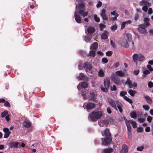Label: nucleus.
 Segmentation results:
<instances>
[{"mask_svg":"<svg viewBox=\"0 0 153 153\" xmlns=\"http://www.w3.org/2000/svg\"><path fill=\"white\" fill-rule=\"evenodd\" d=\"M102 115L101 111H93L89 116V118L91 121L95 122L97 121Z\"/></svg>","mask_w":153,"mask_h":153,"instance_id":"f257e3e1","label":"nucleus"},{"mask_svg":"<svg viewBox=\"0 0 153 153\" xmlns=\"http://www.w3.org/2000/svg\"><path fill=\"white\" fill-rule=\"evenodd\" d=\"M110 85V79L109 77H105L104 80V85L105 87H101V90L104 92H107L108 91Z\"/></svg>","mask_w":153,"mask_h":153,"instance_id":"f03ea898","label":"nucleus"},{"mask_svg":"<svg viewBox=\"0 0 153 153\" xmlns=\"http://www.w3.org/2000/svg\"><path fill=\"white\" fill-rule=\"evenodd\" d=\"M132 58L134 62H137L138 60L140 62L143 61L145 58L144 56L140 53L138 54L136 53L134 54L132 56Z\"/></svg>","mask_w":153,"mask_h":153,"instance_id":"7ed1b4c3","label":"nucleus"},{"mask_svg":"<svg viewBox=\"0 0 153 153\" xmlns=\"http://www.w3.org/2000/svg\"><path fill=\"white\" fill-rule=\"evenodd\" d=\"M112 140V139L110 137L102 138V145L104 146L110 144Z\"/></svg>","mask_w":153,"mask_h":153,"instance_id":"20e7f679","label":"nucleus"},{"mask_svg":"<svg viewBox=\"0 0 153 153\" xmlns=\"http://www.w3.org/2000/svg\"><path fill=\"white\" fill-rule=\"evenodd\" d=\"M138 30L141 33L145 34L147 33V30L145 27V25L140 24L138 26Z\"/></svg>","mask_w":153,"mask_h":153,"instance_id":"39448f33","label":"nucleus"},{"mask_svg":"<svg viewBox=\"0 0 153 153\" xmlns=\"http://www.w3.org/2000/svg\"><path fill=\"white\" fill-rule=\"evenodd\" d=\"M78 7L79 11H76L77 12V13H79V14L81 15H82V13L85 9V5L84 4L82 3L79 4Z\"/></svg>","mask_w":153,"mask_h":153,"instance_id":"423d86ee","label":"nucleus"},{"mask_svg":"<svg viewBox=\"0 0 153 153\" xmlns=\"http://www.w3.org/2000/svg\"><path fill=\"white\" fill-rule=\"evenodd\" d=\"M84 68L85 69V71L87 73L88 71H90L92 68V66L91 64L88 62H86L84 63L83 65Z\"/></svg>","mask_w":153,"mask_h":153,"instance_id":"0eeeda50","label":"nucleus"},{"mask_svg":"<svg viewBox=\"0 0 153 153\" xmlns=\"http://www.w3.org/2000/svg\"><path fill=\"white\" fill-rule=\"evenodd\" d=\"M80 14L77 11H75L74 13V17L76 22L78 23H80L81 22L82 20L81 16Z\"/></svg>","mask_w":153,"mask_h":153,"instance_id":"6e6552de","label":"nucleus"},{"mask_svg":"<svg viewBox=\"0 0 153 153\" xmlns=\"http://www.w3.org/2000/svg\"><path fill=\"white\" fill-rule=\"evenodd\" d=\"M96 105L94 103L90 102L87 103L86 106V108L88 110H90L95 108Z\"/></svg>","mask_w":153,"mask_h":153,"instance_id":"1a4fd4ad","label":"nucleus"},{"mask_svg":"<svg viewBox=\"0 0 153 153\" xmlns=\"http://www.w3.org/2000/svg\"><path fill=\"white\" fill-rule=\"evenodd\" d=\"M112 80L114 83L117 85H120L121 84V82L120 78L117 76H113Z\"/></svg>","mask_w":153,"mask_h":153,"instance_id":"9d476101","label":"nucleus"},{"mask_svg":"<svg viewBox=\"0 0 153 153\" xmlns=\"http://www.w3.org/2000/svg\"><path fill=\"white\" fill-rule=\"evenodd\" d=\"M3 131L5 133L4 135V138H8L11 133V132L9 131V129L8 128H3Z\"/></svg>","mask_w":153,"mask_h":153,"instance_id":"9b49d317","label":"nucleus"},{"mask_svg":"<svg viewBox=\"0 0 153 153\" xmlns=\"http://www.w3.org/2000/svg\"><path fill=\"white\" fill-rule=\"evenodd\" d=\"M128 151V146L126 144L123 145L122 149L121 150L120 153H127Z\"/></svg>","mask_w":153,"mask_h":153,"instance_id":"f8f14e48","label":"nucleus"},{"mask_svg":"<svg viewBox=\"0 0 153 153\" xmlns=\"http://www.w3.org/2000/svg\"><path fill=\"white\" fill-rule=\"evenodd\" d=\"M108 102L110 104L111 106L117 110L116 104L113 100L109 99L108 100Z\"/></svg>","mask_w":153,"mask_h":153,"instance_id":"ddd939ff","label":"nucleus"},{"mask_svg":"<svg viewBox=\"0 0 153 153\" xmlns=\"http://www.w3.org/2000/svg\"><path fill=\"white\" fill-rule=\"evenodd\" d=\"M89 93L90 97V100L93 101H95L96 97L95 94L93 91H90Z\"/></svg>","mask_w":153,"mask_h":153,"instance_id":"4468645a","label":"nucleus"},{"mask_svg":"<svg viewBox=\"0 0 153 153\" xmlns=\"http://www.w3.org/2000/svg\"><path fill=\"white\" fill-rule=\"evenodd\" d=\"M87 31L88 32V34L91 35L95 32V29L93 27H90L88 28Z\"/></svg>","mask_w":153,"mask_h":153,"instance_id":"2eb2a0df","label":"nucleus"},{"mask_svg":"<svg viewBox=\"0 0 153 153\" xmlns=\"http://www.w3.org/2000/svg\"><path fill=\"white\" fill-rule=\"evenodd\" d=\"M113 151V149L111 148H108L102 149V153H111Z\"/></svg>","mask_w":153,"mask_h":153,"instance_id":"dca6fc26","label":"nucleus"},{"mask_svg":"<svg viewBox=\"0 0 153 153\" xmlns=\"http://www.w3.org/2000/svg\"><path fill=\"white\" fill-rule=\"evenodd\" d=\"M144 4L149 6L151 5V3L148 2L147 0H142L139 2V4L140 6H143Z\"/></svg>","mask_w":153,"mask_h":153,"instance_id":"f3484780","label":"nucleus"},{"mask_svg":"<svg viewBox=\"0 0 153 153\" xmlns=\"http://www.w3.org/2000/svg\"><path fill=\"white\" fill-rule=\"evenodd\" d=\"M98 47V43L97 42H94L92 44L90 47V49L91 50H96Z\"/></svg>","mask_w":153,"mask_h":153,"instance_id":"a211bd4d","label":"nucleus"},{"mask_svg":"<svg viewBox=\"0 0 153 153\" xmlns=\"http://www.w3.org/2000/svg\"><path fill=\"white\" fill-rule=\"evenodd\" d=\"M121 45L125 48H128L129 46V43L125 39H123L121 43Z\"/></svg>","mask_w":153,"mask_h":153,"instance_id":"6ab92c4d","label":"nucleus"},{"mask_svg":"<svg viewBox=\"0 0 153 153\" xmlns=\"http://www.w3.org/2000/svg\"><path fill=\"white\" fill-rule=\"evenodd\" d=\"M116 75L120 77H123L125 76V74L124 72L122 71H116L115 72Z\"/></svg>","mask_w":153,"mask_h":153,"instance_id":"aec40b11","label":"nucleus"},{"mask_svg":"<svg viewBox=\"0 0 153 153\" xmlns=\"http://www.w3.org/2000/svg\"><path fill=\"white\" fill-rule=\"evenodd\" d=\"M92 39V36L91 34H87V36H85V41L87 42H90L91 40Z\"/></svg>","mask_w":153,"mask_h":153,"instance_id":"412c9836","label":"nucleus"},{"mask_svg":"<svg viewBox=\"0 0 153 153\" xmlns=\"http://www.w3.org/2000/svg\"><path fill=\"white\" fill-rule=\"evenodd\" d=\"M31 125V122L28 120H25L24 122L23 126L25 127L28 128Z\"/></svg>","mask_w":153,"mask_h":153,"instance_id":"4be33fe9","label":"nucleus"},{"mask_svg":"<svg viewBox=\"0 0 153 153\" xmlns=\"http://www.w3.org/2000/svg\"><path fill=\"white\" fill-rule=\"evenodd\" d=\"M144 98L146 99L147 103L149 104H151L152 103V99L150 98V97L147 95H144Z\"/></svg>","mask_w":153,"mask_h":153,"instance_id":"5701e85b","label":"nucleus"},{"mask_svg":"<svg viewBox=\"0 0 153 153\" xmlns=\"http://www.w3.org/2000/svg\"><path fill=\"white\" fill-rule=\"evenodd\" d=\"M79 78L80 80H88V77L85 75H84L82 73H80L79 74Z\"/></svg>","mask_w":153,"mask_h":153,"instance_id":"b1692460","label":"nucleus"},{"mask_svg":"<svg viewBox=\"0 0 153 153\" xmlns=\"http://www.w3.org/2000/svg\"><path fill=\"white\" fill-rule=\"evenodd\" d=\"M104 134L105 136L108 137H110L111 136V134L110 132L109 129L108 128H106L104 130Z\"/></svg>","mask_w":153,"mask_h":153,"instance_id":"393cba45","label":"nucleus"},{"mask_svg":"<svg viewBox=\"0 0 153 153\" xmlns=\"http://www.w3.org/2000/svg\"><path fill=\"white\" fill-rule=\"evenodd\" d=\"M138 121L141 123H143L145 120V119L143 118H140L141 115H142V113L140 112H138Z\"/></svg>","mask_w":153,"mask_h":153,"instance_id":"a878e982","label":"nucleus"},{"mask_svg":"<svg viewBox=\"0 0 153 153\" xmlns=\"http://www.w3.org/2000/svg\"><path fill=\"white\" fill-rule=\"evenodd\" d=\"M126 37L127 38V39L129 42H130L131 41L132 42V44L133 45L134 43L132 40V35L131 34L129 33H127L126 35Z\"/></svg>","mask_w":153,"mask_h":153,"instance_id":"bb28decb","label":"nucleus"},{"mask_svg":"<svg viewBox=\"0 0 153 153\" xmlns=\"http://www.w3.org/2000/svg\"><path fill=\"white\" fill-rule=\"evenodd\" d=\"M116 103L117 105V107L119 110L120 112L122 113L123 112V109L122 108L123 106L122 104L119 102H117Z\"/></svg>","mask_w":153,"mask_h":153,"instance_id":"cd10ccee","label":"nucleus"},{"mask_svg":"<svg viewBox=\"0 0 153 153\" xmlns=\"http://www.w3.org/2000/svg\"><path fill=\"white\" fill-rule=\"evenodd\" d=\"M125 83L126 84H128L129 88H132L133 87L132 85V82L131 81L129 78H127V80L125 82Z\"/></svg>","mask_w":153,"mask_h":153,"instance_id":"c85d7f7f","label":"nucleus"},{"mask_svg":"<svg viewBox=\"0 0 153 153\" xmlns=\"http://www.w3.org/2000/svg\"><path fill=\"white\" fill-rule=\"evenodd\" d=\"M19 144V143L15 142H11L10 144V147L15 148L18 147Z\"/></svg>","mask_w":153,"mask_h":153,"instance_id":"c756f323","label":"nucleus"},{"mask_svg":"<svg viewBox=\"0 0 153 153\" xmlns=\"http://www.w3.org/2000/svg\"><path fill=\"white\" fill-rule=\"evenodd\" d=\"M98 75L99 76L102 77L104 76V72L102 68L100 69L98 72Z\"/></svg>","mask_w":153,"mask_h":153,"instance_id":"7c9ffc66","label":"nucleus"},{"mask_svg":"<svg viewBox=\"0 0 153 153\" xmlns=\"http://www.w3.org/2000/svg\"><path fill=\"white\" fill-rule=\"evenodd\" d=\"M149 19L148 18H144V22L145 24L147 26H149L150 25V24L149 22Z\"/></svg>","mask_w":153,"mask_h":153,"instance_id":"2f4dec72","label":"nucleus"},{"mask_svg":"<svg viewBox=\"0 0 153 153\" xmlns=\"http://www.w3.org/2000/svg\"><path fill=\"white\" fill-rule=\"evenodd\" d=\"M128 93L131 96L134 97L135 94L137 93V91L135 90L130 89L128 90Z\"/></svg>","mask_w":153,"mask_h":153,"instance_id":"473e14b6","label":"nucleus"},{"mask_svg":"<svg viewBox=\"0 0 153 153\" xmlns=\"http://www.w3.org/2000/svg\"><path fill=\"white\" fill-rule=\"evenodd\" d=\"M81 86L83 88H86L88 86L87 83L85 82H82L81 84Z\"/></svg>","mask_w":153,"mask_h":153,"instance_id":"72a5a7b5","label":"nucleus"},{"mask_svg":"<svg viewBox=\"0 0 153 153\" xmlns=\"http://www.w3.org/2000/svg\"><path fill=\"white\" fill-rule=\"evenodd\" d=\"M88 56H91L94 57L95 56V53L93 51H90L89 54L87 55Z\"/></svg>","mask_w":153,"mask_h":153,"instance_id":"f704fd0d","label":"nucleus"},{"mask_svg":"<svg viewBox=\"0 0 153 153\" xmlns=\"http://www.w3.org/2000/svg\"><path fill=\"white\" fill-rule=\"evenodd\" d=\"M137 114L136 112L132 111L130 113V117L134 118L137 117Z\"/></svg>","mask_w":153,"mask_h":153,"instance_id":"c9c22d12","label":"nucleus"},{"mask_svg":"<svg viewBox=\"0 0 153 153\" xmlns=\"http://www.w3.org/2000/svg\"><path fill=\"white\" fill-rule=\"evenodd\" d=\"M101 38L102 39H106L108 38L107 35L105 33H102L101 36Z\"/></svg>","mask_w":153,"mask_h":153,"instance_id":"e433bc0d","label":"nucleus"},{"mask_svg":"<svg viewBox=\"0 0 153 153\" xmlns=\"http://www.w3.org/2000/svg\"><path fill=\"white\" fill-rule=\"evenodd\" d=\"M143 108L146 111L149 110L150 108V107L148 105H143Z\"/></svg>","mask_w":153,"mask_h":153,"instance_id":"4c0bfd02","label":"nucleus"},{"mask_svg":"<svg viewBox=\"0 0 153 153\" xmlns=\"http://www.w3.org/2000/svg\"><path fill=\"white\" fill-rule=\"evenodd\" d=\"M94 19L95 21L97 22H100V19L97 17L96 15H94Z\"/></svg>","mask_w":153,"mask_h":153,"instance_id":"58836bf2","label":"nucleus"},{"mask_svg":"<svg viewBox=\"0 0 153 153\" xmlns=\"http://www.w3.org/2000/svg\"><path fill=\"white\" fill-rule=\"evenodd\" d=\"M102 123L104 125L107 126L109 124V120H104L102 121Z\"/></svg>","mask_w":153,"mask_h":153,"instance_id":"ea45409f","label":"nucleus"},{"mask_svg":"<svg viewBox=\"0 0 153 153\" xmlns=\"http://www.w3.org/2000/svg\"><path fill=\"white\" fill-rule=\"evenodd\" d=\"M127 94V92L126 91H122L120 92V95L121 97H124Z\"/></svg>","mask_w":153,"mask_h":153,"instance_id":"a19ab883","label":"nucleus"},{"mask_svg":"<svg viewBox=\"0 0 153 153\" xmlns=\"http://www.w3.org/2000/svg\"><path fill=\"white\" fill-rule=\"evenodd\" d=\"M8 112L7 111H4L3 112H2L1 114V117H5V116H6V115L8 114Z\"/></svg>","mask_w":153,"mask_h":153,"instance_id":"79ce46f5","label":"nucleus"},{"mask_svg":"<svg viewBox=\"0 0 153 153\" xmlns=\"http://www.w3.org/2000/svg\"><path fill=\"white\" fill-rule=\"evenodd\" d=\"M110 90L111 91H116L117 90L116 86L113 85V86L111 87Z\"/></svg>","mask_w":153,"mask_h":153,"instance_id":"37998d69","label":"nucleus"},{"mask_svg":"<svg viewBox=\"0 0 153 153\" xmlns=\"http://www.w3.org/2000/svg\"><path fill=\"white\" fill-rule=\"evenodd\" d=\"M117 25H115L114 26H112L111 27V28L112 30L114 31V30L117 29Z\"/></svg>","mask_w":153,"mask_h":153,"instance_id":"c03bdc74","label":"nucleus"},{"mask_svg":"<svg viewBox=\"0 0 153 153\" xmlns=\"http://www.w3.org/2000/svg\"><path fill=\"white\" fill-rule=\"evenodd\" d=\"M113 53L112 52L110 51H107L106 53V54L107 56H111Z\"/></svg>","mask_w":153,"mask_h":153,"instance_id":"a18cd8bd","label":"nucleus"},{"mask_svg":"<svg viewBox=\"0 0 153 153\" xmlns=\"http://www.w3.org/2000/svg\"><path fill=\"white\" fill-rule=\"evenodd\" d=\"M102 61L103 63H106L108 62V60L106 58L104 57L102 59Z\"/></svg>","mask_w":153,"mask_h":153,"instance_id":"49530a36","label":"nucleus"},{"mask_svg":"<svg viewBox=\"0 0 153 153\" xmlns=\"http://www.w3.org/2000/svg\"><path fill=\"white\" fill-rule=\"evenodd\" d=\"M105 9L103 8L102 10V11L100 13V15L101 16H102L104 15H105Z\"/></svg>","mask_w":153,"mask_h":153,"instance_id":"de8ad7c7","label":"nucleus"},{"mask_svg":"<svg viewBox=\"0 0 153 153\" xmlns=\"http://www.w3.org/2000/svg\"><path fill=\"white\" fill-rule=\"evenodd\" d=\"M148 85L149 88H151L153 87V83L152 82L149 81L148 82Z\"/></svg>","mask_w":153,"mask_h":153,"instance_id":"09e8293b","label":"nucleus"},{"mask_svg":"<svg viewBox=\"0 0 153 153\" xmlns=\"http://www.w3.org/2000/svg\"><path fill=\"white\" fill-rule=\"evenodd\" d=\"M143 129L141 127H138L137 129V132H143Z\"/></svg>","mask_w":153,"mask_h":153,"instance_id":"8fccbe9b","label":"nucleus"},{"mask_svg":"<svg viewBox=\"0 0 153 153\" xmlns=\"http://www.w3.org/2000/svg\"><path fill=\"white\" fill-rule=\"evenodd\" d=\"M152 120V117L150 116H148L147 117V120L149 123L151 122V121Z\"/></svg>","mask_w":153,"mask_h":153,"instance_id":"3c124183","label":"nucleus"},{"mask_svg":"<svg viewBox=\"0 0 153 153\" xmlns=\"http://www.w3.org/2000/svg\"><path fill=\"white\" fill-rule=\"evenodd\" d=\"M148 9V7L147 5H145L143 6L142 8V9L145 12H146Z\"/></svg>","mask_w":153,"mask_h":153,"instance_id":"603ef678","label":"nucleus"},{"mask_svg":"<svg viewBox=\"0 0 153 153\" xmlns=\"http://www.w3.org/2000/svg\"><path fill=\"white\" fill-rule=\"evenodd\" d=\"M99 26L100 28V29L101 30L105 27V25L101 23L100 24Z\"/></svg>","mask_w":153,"mask_h":153,"instance_id":"864d4df0","label":"nucleus"},{"mask_svg":"<svg viewBox=\"0 0 153 153\" xmlns=\"http://www.w3.org/2000/svg\"><path fill=\"white\" fill-rule=\"evenodd\" d=\"M4 105L5 106H6V107H10V103L7 101H6V102H4Z\"/></svg>","mask_w":153,"mask_h":153,"instance_id":"5fc2aeb1","label":"nucleus"},{"mask_svg":"<svg viewBox=\"0 0 153 153\" xmlns=\"http://www.w3.org/2000/svg\"><path fill=\"white\" fill-rule=\"evenodd\" d=\"M128 139L129 140L131 139L132 137V134L131 132H127Z\"/></svg>","mask_w":153,"mask_h":153,"instance_id":"6e6d98bb","label":"nucleus"},{"mask_svg":"<svg viewBox=\"0 0 153 153\" xmlns=\"http://www.w3.org/2000/svg\"><path fill=\"white\" fill-rule=\"evenodd\" d=\"M102 5V3L101 1H98L96 6L97 7H100Z\"/></svg>","mask_w":153,"mask_h":153,"instance_id":"4d7b16f0","label":"nucleus"},{"mask_svg":"<svg viewBox=\"0 0 153 153\" xmlns=\"http://www.w3.org/2000/svg\"><path fill=\"white\" fill-rule=\"evenodd\" d=\"M101 17H102V19L104 20L107 21L108 20V18L106 14L101 16Z\"/></svg>","mask_w":153,"mask_h":153,"instance_id":"13d9d810","label":"nucleus"},{"mask_svg":"<svg viewBox=\"0 0 153 153\" xmlns=\"http://www.w3.org/2000/svg\"><path fill=\"white\" fill-rule=\"evenodd\" d=\"M143 148L144 147L143 146H141L138 147L137 148V149L138 151H141L142 150Z\"/></svg>","mask_w":153,"mask_h":153,"instance_id":"bf43d9fd","label":"nucleus"},{"mask_svg":"<svg viewBox=\"0 0 153 153\" xmlns=\"http://www.w3.org/2000/svg\"><path fill=\"white\" fill-rule=\"evenodd\" d=\"M81 94L83 96V98H85L86 96V94L85 91L82 92Z\"/></svg>","mask_w":153,"mask_h":153,"instance_id":"052dcab7","label":"nucleus"},{"mask_svg":"<svg viewBox=\"0 0 153 153\" xmlns=\"http://www.w3.org/2000/svg\"><path fill=\"white\" fill-rule=\"evenodd\" d=\"M131 124L134 128H137V124L135 121H134V122L131 123Z\"/></svg>","mask_w":153,"mask_h":153,"instance_id":"680f3d73","label":"nucleus"},{"mask_svg":"<svg viewBox=\"0 0 153 153\" xmlns=\"http://www.w3.org/2000/svg\"><path fill=\"white\" fill-rule=\"evenodd\" d=\"M147 68L149 69V71H152L153 70V69L152 68L151 65H147Z\"/></svg>","mask_w":153,"mask_h":153,"instance_id":"e2e57ef3","label":"nucleus"},{"mask_svg":"<svg viewBox=\"0 0 153 153\" xmlns=\"http://www.w3.org/2000/svg\"><path fill=\"white\" fill-rule=\"evenodd\" d=\"M139 72L140 71L139 70H135L134 71L133 74L134 75H137L139 74Z\"/></svg>","mask_w":153,"mask_h":153,"instance_id":"0e129e2a","label":"nucleus"},{"mask_svg":"<svg viewBox=\"0 0 153 153\" xmlns=\"http://www.w3.org/2000/svg\"><path fill=\"white\" fill-rule=\"evenodd\" d=\"M152 9L151 8H149L148 10V13L149 14H151L152 13Z\"/></svg>","mask_w":153,"mask_h":153,"instance_id":"69168bd1","label":"nucleus"},{"mask_svg":"<svg viewBox=\"0 0 153 153\" xmlns=\"http://www.w3.org/2000/svg\"><path fill=\"white\" fill-rule=\"evenodd\" d=\"M150 73V71L149 70H145L143 71V74L145 75H147Z\"/></svg>","mask_w":153,"mask_h":153,"instance_id":"338daca9","label":"nucleus"},{"mask_svg":"<svg viewBox=\"0 0 153 153\" xmlns=\"http://www.w3.org/2000/svg\"><path fill=\"white\" fill-rule=\"evenodd\" d=\"M149 33L150 35H151V36L153 35V29L149 30Z\"/></svg>","mask_w":153,"mask_h":153,"instance_id":"774afa93","label":"nucleus"}]
</instances>
